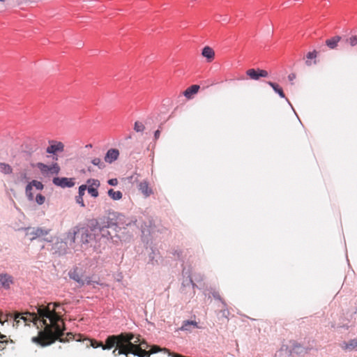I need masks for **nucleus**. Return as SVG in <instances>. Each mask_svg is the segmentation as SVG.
Listing matches in <instances>:
<instances>
[{"mask_svg": "<svg viewBox=\"0 0 357 357\" xmlns=\"http://www.w3.org/2000/svg\"><path fill=\"white\" fill-rule=\"evenodd\" d=\"M59 306L58 303H49L47 305H38L34 307L36 312L33 310L32 312L16 311L7 314L6 321L13 319V327L16 329L30 326L31 324L39 328L38 322H41V326H44V329L38 332V336L33 337L31 341L45 347L54 343L61 335V331L57 325L59 316L56 313V307Z\"/></svg>", "mask_w": 357, "mask_h": 357, "instance_id": "nucleus-1", "label": "nucleus"}, {"mask_svg": "<svg viewBox=\"0 0 357 357\" xmlns=\"http://www.w3.org/2000/svg\"><path fill=\"white\" fill-rule=\"evenodd\" d=\"M134 339V334L132 333H122L118 335H109L105 340V344L102 346V349H115L112 351L114 356L126 355L128 357L129 352H133L129 349H136V347L131 344V340Z\"/></svg>", "mask_w": 357, "mask_h": 357, "instance_id": "nucleus-2", "label": "nucleus"}, {"mask_svg": "<svg viewBox=\"0 0 357 357\" xmlns=\"http://www.w3.org/2000/svg\"><path fill=\"white\" fill-rule=\"evenodd\" d=\"M131 344L136 347V349H129V350L133 351V352H129V354H132L139 357L149 356V351H146L149 347V344L145 340H141L140 336H134V339L131 340Z\"/></svg>", "mask_w": 357, "mask_h": 357, "instance_id": "nucleus-3", "label": "nucleus"}, {"mask_svg": "<svg viewBox=\"0 0 357 357\" xmlns=\"http://www.w3.org/2000/svg\"><path fill=\"white\" fill-rule=\"evenodd\" d=\"M50 230L45 229L40 227H35L28 229L26 236H28L30 241H33L38 238H43L44 241L47 242L52 241V238H46L45 236L49 234Z\"/></svg>", "mask_w": 357, "mask_h": 357, "instance_id": "nucleus-4", "label": "nucleus"}, {"mask_svg": "<svg viewBox=\"0 0 357 357\" xmlns=\"http://www.w3.org/2000/svg\"><path fill=\"white\" fill-rule=\"evenodd\" d=\"M88 192L93 197H97L99 195L98 193V188L100 185V181L95 178H89L86 181V184Z\"/></svg>", "mask_w": 357, "mask_h": 357, "instance_id": "nucleus-5", "label": "nucleus"}, {"mask_svg": "<svg viewBox=\"0 0 357 357\" xmlns=\"http://www.w3.org/2000/svg\"><path fill=\"white\" fill-rule=\"evenodd\" d=\"M56 313L59 314V319L57 321H58V326H59V328L61 331V335L59 337L56 338L55 340H59L60 342H67V341H69L71 339H73L74 338V335L72 333H66V337H63V335H64V333H63V330H64V328H63V326H64V323L63 321V320L61 319V312L60 311H56Z\"/></svg>", "mask_w": 357, "mask_h": 357, "instance_id": "nucleus-6", "label": "nucleus"}, {"mask_svg": "<svg viewBox=\"0 0 357 357\" xmlns=\"http://www.w3.org/2000/svg\"><path fill=\"white\" fill-rule=\"evenodd\" d=\"M246 75L251 79L258 80L260 77H268V73L265 70L250 68L246 71Z\"/></svg>", "mask_w": 357, "mask_h": 357, "instance_id": "nucleus-7", "label": "nucleus"}, {"mask_svg": "<svg viewBox=\"0 0 357 357\" xmlns=\"http://www.w3.org/2000/svg\"><path fill=\"white\" fill-rule=\"evenodd\" d=\"M52 182L54 185L61 188H71L75 185L74 179L72 178L55 177Z\"/></svg>", "mask_w": 357, "mask_h": 357, "instance_id": "nucleus-8", "label": "nucleus"}, {"mask_svg": "<svg viewBox=\"0 0 357 357\" xmlns=\"http://www.w3.org/2000/svg\"><path fill=\"white\" fill-rule=\"evenodd\" d=\"M50 145L47 148L46 152L50 154H55L57 152L64 151V144L61 142L50 141Z\"/></svg>", "mask_w": 357, "mask_h": 357, "instance_id": "nucleus-9", "label": "nucleus"}, {"mask_svg": "<svg viewBox=\"0 0 357 357\" xmlns=\"http://www.w3.org/2000/svg\"><path fill=\"white\" fill-rule=\"evenodd\" d=\"M139 190L145 197H148L153 194V189L149 186L147 181H142L138 185Z\"/></svg>", "mask_w": 357, "mask_h": 357, "instance_id": "nucleus-10", "label": "nucleus"}, {"mask_svg": "<svg viewBox=\"0 0 357 357\" xmlns=\"http://www.w3.org/2000/svg\"><path fill=\"white\" fill-rule=\"evenodd\" d=\"M0 283L3 288L8 289L13 283V277L6 273H1L0 274Z\"/></svg>", "mask_w": 357, "mask_h": 357, "instance_id": "nucleus-11", "label": "nucleus"}, {"mask_svg": "<svg viewBox=\"0 0 357 357\" xmlns=\"http://www.w3.org/2000/svg\"><path fill=\"white\" fill-rule=\"evenodd\" d=\"M119 155V151L117 149H109L105 156V160L108 163H112L118 158Z\"/></svg>", "mask_w": 357, "mask_h": 357, "instance_id": "nucleus-12", "label": "nucleus"}, {"mask_svg": "<svg viewBox=\"0 0 357 357\" xmlns=\"http://www.w3.org/2000/svg\"><path fill=\"white\" fill-rule=\"evenodd\" d=\"M68 275L70 278L76 281L80 286H84L85 284V281H84L82 276L79 273L77 268H75L70 271Z\"/></svg>", "mask_w": 357, "mask_h": 357, "instance_id": "nucleus-13", "label": "nucleus"}, {"mask_svg": "<svg viewBox=\"0 0 357 357\" xmlns=\"http://www.w3.org/2000/svg\"><path fill=\"white\" fill-rule=\"evenodd\" d=\"M202 55L206 58L208 62H211L215 58V52L211 47L206 46L202 50Z\"/></svg>", "mask_w": 357, "mask_h": 357, "instance_id": "nucleus-14", "label": "nucleus"}, {"mask_svg": "<svg viewBox=\"0 0 357 357\" xmlns=\"http://www.w3.org/2000/svg\"><path fill=\"white\" fill-rule=\"evenodd\" d=\"M199 88V85H192L183 91V95L188 99H191L192 96L198 92Z\"/></svg>", "mask_w": 357, "mask_h": 357, "instance_id": "nucleus-15", "label": "nucleus"}, {"mask_svg": "<svg viewBox=\"0 0 357 357\" xmlns=\"http://www.w3.org/2000/svg\"><path fill=\"white\" fill-rule=\"evenodd\" d=\"M341 348L344 351H352L357 349V338L350 340L349 342H344L341 344Z\"/></svg>", "mask_w": 357, "mask_h": 357, "instance_id": "nucleus-16", "label": "nucleus"}, {"mask_svg": "<svg viewBox=\"0 0 357 357\" xmlns=\"http://www.w3.org/2000/svg\"><path fill=\"white\" fill-rule=\"evenodd\" d=\"M340 40H341V37L339 36H336L330 39L326 40V45L330 49H335L337 46V44L340 41Z\"/></svg>", "mask_w": 357, "mask_h": 357, "instance_id": "nucleus-17", "label": "nucleus"}, {"mask_svg": "<svg viewBox=\"0 0 357 357\" xmlns=\"http://www.w3.org/2000/svg\"><path fill=\"white\" fill-rule=\"evenodd\" d=\"M192 326L195 328H199L197 323L195 321H184L180 330L181 331H190V326Z\"/></svg>", "mask_w": 357, "mask_h": 357, "instance_id": "nucleus-18", "label": "nucleus"}, {"mask_svg": "<svg viewBox=\"0 0 357 357\" xmlns=\"http://www.w3.org/2000/svg\"><path fill=\"white\" fill-rule=\"evenodd\" d=\"M108 195L113 200H119L122 198V192L121 191H114L113 189H109L108 190Z\"/></svg>", "mask_w": 357, "mask_h": 357, "instance_id": "nucleus-19", "label": "nucleus"}, {"mask_svg": "<svg viewBox=\"0 0 357 357\" xmlns=\"http://www.w3.org/2000/svg\"><path fill=\"white\" fill-rule=\"evenodd\" d=\"M0 172L4 174H10L13 172V169L8 164L1 162Z\"/></svg>", "mask_w": 357, "mask_h": 357, "instance_id": "nucleus-20", "label": "nucleus"}, {"mask_svg": "<svg viewBox=\"0 0 357 357\" xmlns=\"http://www.w3.org/2000/svg\"><path fill=\"white\" fill-rule=\"evenodd\" d=\"M268 84L273 88V89L279 94V96L281 97V98H284V93L282 89V88H280L279 86V85L278 84H275V83H273V82H268Z\"/></svg>", "mask_w": 357, "mask_h": 357, "instance_id": "nucleus-21", "label": "nucleus"}, {"mask_svg": "<svg viewBox=\"0 0 357 357\" xmlns=\"http://www.w3.org/2000/svg\"><path fill=\"white\" fill-rule=\"evenodd\" d=\"M317 52L316 51L310 52L307 54V60L305 61V63L307 66H311L312 62L311 61L312 59H314L317 57Z\"/></svg>", "mask_w": 357, "mask_h": 357, "instance_id": "nucleus-22", "label": "nucleus"}, {"mask_svg": "<svg viewBox=\"0 0 357 357\" xmlns=\"http://www.w3.org/2000/svg\"><path fill=\"white\" fill-rule=\"evenodd\" d=\"M12 340H8L7 337L3 339H0V351H3L6 348V346L8 343H13Z\"/></svg>", "mask_w": 357, "mask_h": 357, "instance_id": "nucleus-23", "label": "nucleus"}, {"mask_svg": "<svg viewBox=\"0 0 357 357\" xmlns=\"http://www.w3.org/2000/svg\"><path fill=\"white\" fill-rule=\"evenodd\" d=\"M91 163L96 166H98L99 169H103L105 167L104 162L99 158H95L91 160Z\"/></svg>", "mask_w": 357, "mask_h": 357, "instance_id": "nucleus-24", "label": "nucleus"}, {"mask_svg": "<svg viewBox=\"0 0 357 357\" xmlns=\"http://www.w3.org/2000/svg\"><path fill=\"white\" fill-rule=\"evenodd\" d=\"M32 186L30 185V183H29L27 184V185L26 186V189H25V192H26V195L27 196L28 199L29 200H33V195L32 193Z\"/></svg>", "mask_w": 357, "mask_h": 357, "instance_id": "nucleus-25", "label": "nucleus"}, {"mask_svg": "<svg viewBox=\"0 0 357 357\" xmlns=\"http://www.w3.org/2000/svg\"><path fill=\"white\" fill-rule=\"evenodd\" d=\"M345 42L354 47L357 45V35L352 36L346 39Z\"/></svg>", "mask_w": 357, "mask_h": 357, "instance_id": "nucleus-26", "label": "nucleus"}, {"mask_svg": "<svg viewBox=\"0 0 357 357\" xmlns=\"http://www.w3.org/2000/svg\"><path fill=\"white\" fill-rule=\"evenodd\" d=\"M29 183L32 186V188L34 186L38 190H43L44 187L43 184L40 181H38L37 180H33Z\"/></svg>", "mask_w": 357, "mask_h": 357, "instance_id": "nucleus-27", "label": "nucleus"}, {"mask_svg": "<svg viewBox=\"0 0 357 357\" xmlns=\"http://www.w3.org/2000/svg\"><path fill=\"white\" fill-rule=\"evenodd\" d=\"M37 167L42 172H48L50 171V166L42 162H38Z\"/></svg>", "mask_w": 357, "mask_h": 357, "instance_id": "nucleus-28", "label": "nucleus"}, {"mask_svg": "<svg viewBox=\"0 0 357 357\" xmlns=\"http://www.w3.org/2000/svg\"><path fill=\"white\" fill-rule=\"evenodd\" d=\"M145 127L142 122L136 121L135 123L134 130L136 132H142L144 130Z\"/></svg>", "mask_w": 357, "mask_h": 357, "instance_id": "nucleus-29", "label": "nucleus"}, {"mask_svg": "<svg viewBox=\"0 0 357 357\" xmlns=\"http://www.w3.org/2000/svg\"><path fill=\"white\" fill-rule=\"evenodd\" d=\"M88 341L90 342V346L93 348L102 347L103 345L102 342H98L95 340H88Z\"/></svg>", "mask_w": 357, "mask_h": 357, "instance_id": "nucleus-30", "label": "nucleus"}, {"mask_svg": "<svg viewBox=\"0 0 357 357\" xmlns=\"http://www.w3.org/2000/svg\"><path fill=\"white\" fill-rule=\"evenodd\" d=\"M45 197L43 195H42L40 194L36 195V202L38 204H40V205L43 204L45 202Z\"/></svg>", "mask_w": 357, "mask_h": 357, "instance_id": "nucleus-31", "label": "nucleus"}, {"mask_svg": "<svg viewBox=\"0 0 357 357\" xmlns=\"http://www.w3.org/2000/svg\"><path fill=\"white\" fill-rule=\"evenodd\" d=\"M50 172H51L52 173H55V174H58L59 172L60 171V167H59V165L56 163L52 165V166H50Z\"/></svg>", "mask_w": 357, "mask_h": 357, "instance_id": "nucleus-32", "label": "nucleus"}, {"mask_svg": "<svg viewBox=\"0 0 357 357\" xmlns=\"http://www.w3.org/2000/svg\"><path fill=\"white\" fill-rule=\"evenodd\" d=\"M87 188V185L85 184V185H81L79 187V196H84V192H85V190H86Z\"/></svg>", "mask_w": 357, "mask_h": 357, "instance_id": "nucleus-33", "label": "nucleus"}, {"mask_svg": "<svg viewBox=\"0 0 357 357\" xmlns=\"http://www.w3.org/2000/svg\"><path fill=\"white\" fill-rule=\"evenodd\" d=\"M76 202L77 203H78L79 204H80V206L82 207H84L85 206V204H84V200H83V196H77L76 197Z\"/></svg>", "mask_w": 357, "mask_h": 357, "instance_id": "nucleus-34", "label": "nucleus"}, {"mask_svg": "<svg viewBox=\"0 0 357 357\" xmlns=\"http://www.w3.org/2000/svg\"><path fill=\"white\" fill-rule=\"evenodd\" d=\"M29 179V178L27 177V174L26 172H21L20 174V181L23 182V181H26L27 180Z\"/></svg>", "mask_w": 357, "mask_h": 357, "instance_id": "nucleus-35", "label": "nucleus"}, {"mask_svg": "<svg viewBox=\"0 0 357 357\" xmlns=\"http://www.w3.org/2000/svg\"><path fill=\"white\" fill-rule=\"evenodd\" d=\"M160 348L158 346H153L152 348L149 351V356L151 354H155L156 352H158V351H160Z\"/></svg>", "mask_w": 357, "mask_h": 357, "instance_id": "nucleus-36", "label": "nucleus"}, {"mask_svg": "<svg viewBox=\"0 0 357 357\" xmlns=\"http://www.w3.org/2000/svg\"><path fill=\"white\" fill-rule=\"evenodd\" d=\"M107 183L110 185L115 186L118 184V180L116 178H111L107 181Z\"/></svg>", "mask_w": 357, "mask_h": 357, "instance_id": "nucleus-37", "label": "nucleus"}, {"mask_svg": "<svg viewBox=\"0 0 357 357\" xmlns=\"http://www.w3.org/2000/svg\"><path fill=\"white\" fill-rule=\"evenodd\" d=\"M84 281H85V284L88 285L91 284L93 282H94L93 281H92L90 277H86L85 279H84Z\"/></svg>", "mask_w": 357, "mask_h": 357, "instance_id": "nucleus-38", "label": "nucleus"}, {"mask_svg": "<svg viewBox=\"0 0 357 357\" xmlns=\"http://www.w3.org/2000/svg\"><path fill=\"white\" fill-rule=\"evenodd\" d=\"M296 75L295 73H291L289 75L288 78L289 81H293L296 78Z\"/></svg>", "mask_w": 357, "mask_h": 357, "instance_id": "nucleus-39", "label": "nucleus"}, {"mask_svg": "<svg viewBox=\"0 0 357 357\" xmlns=\"http://www.w3.org/2000/svg\"><path fill=\"white\" fill-rule=\"evenodd\" d=\"M160 132L159 130H157L155 132V139H158L159 137H160Z\"/></svg>", "mask_w": 357, "mask_h": 357, "instance_id": "nucleus-40", "label": "nucleus"}, {"mask_svg": "<svg viewBox=\"0 0 357 357\" xmlns=\"http://www.w3.org/2000/svg\"><path fill=\"white\" fill-rule=\"evenodd\" d=\"M84 234L86 235V237L87 238V237H88V236H89V234H88V233H87V231H86V232H85V234Z\"/></svg>", "mask_w": 357, "mask_h": 357, "instance_id": "nucleus-41", "label": "nucleus"}, {"mask_svg": "<svg viewBox=\"0 0 357 357\" xmlns=\"http://www.w3.org/2000/svg\"><path fill=\"white\" fill-rule=\"evenodd\" d=\"M0 323H1L2 324H3L4 321H2L1 319H0Z\"/></svg>", "mask_w": 357, "mask_h": 357, "instance_id": "nucleus-42", "label": "nucleus"}, {"mask_svg": "<svg viewBox=\"0 0 357 357\" xmlns=\"http://www.w3.org/2000/svg\"><path fill=\"white\" fill-rule=\"evenodd\" d=\"M0 1H2V2H4L6 0H0Z\"/></svg>", "mask_w": 357, "mask_h": 357, "instance_id": "nucleus-43", "label": "nucleus"}]
</instances>
